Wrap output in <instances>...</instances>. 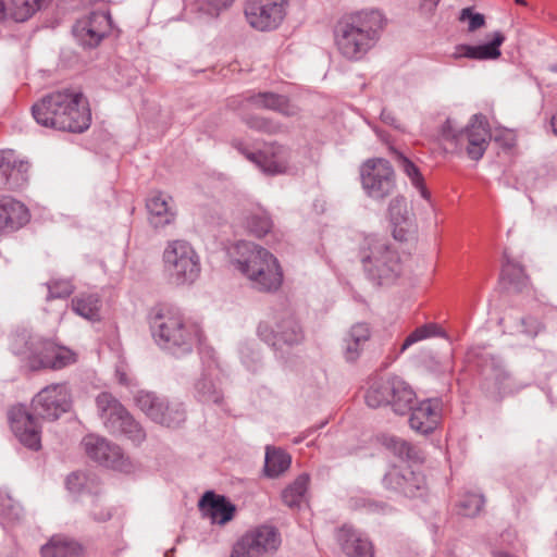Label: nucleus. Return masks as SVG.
<instances>
[{
  "instance_id": "e2e57ef3",
  "label": "nucleus",
  "mask_w": 557,
  "mask_h": 557,
  "mask_svg": "<svg viewBox=\"0 0 557 557\" xmlns=\"http://www.w3.org/2000/svg\"><path fill=\"white\" fill-rule=\"evenodd\" d=\"M549 70L554 73H557V63L556 64H553Z\"/></svg>"
},
{
  "instance_id": "a19ab883",
  "label": "nucleus",
  "mask_w": 557,
  "mask_h": 557,
  "mask_svg": "<svg viewBox=\"0 0 557 557\" xmlns=\"http://www.w3.org/2000/svg\"><path fill=\"white\" fill-rule=\"evenodd\" d=\"M434 336L445 337V332L438 324L426 323L424 325H421L406 337L400 347V351L403 352L411 345Z\"/></svg>"
},
{
  "instance_id": "ddd939ff",
  "label": "nucleus",
  "mask_w": 557,
  "mask_h": 557,
  "mask_svg": "<svg viewBox=\"0 0 557 557\" xmlns=\"http://www.w3.org/2000/svg\"><path fill=\"white\" fill-rule=\"evenodd\" d=\"M280 543V535L275 528L261 525L242 536L235 544L231 557H260L276 550Z\"/></svg>"
},
{
  "instance_id": "f03ea898",
  "label": "nucleus",
  "mask_w": 557,
  "mask_h": 557,
  "mask_svg": "<svg viewBox=\"0 0 557 557\" xmlns=\"http://www.w3.org/2000/svg\"><path fill=\"white\" fill-rule=\"evenodd\" d=\"M35 121L49 128L82 133L91 122L87 99L79 91L59 90L44 97L32 107Z\"/></svg>"
},
{
  "instance_id": "052dcab7",
  "label": "nucleus",
  "mask_w": 557,
  "mask_h": 557,
  "mask_svg": "<svg viewBox=\"0 0 557 557\" xmlns=\"http://www.w3.org/2000/svg\"><path fill=\"white\" fill-rule=\"evenodd\" d=\"M495 557H513V556H511L507 553L499 552V553L495 554Z\"/></svg>"
},
{
  "instance_id": "72a5a7b5",
  "label": "nucleus",
  "mask_w": 557,
  "mask_h": 557,
  "mask_svg": "<svg viewBox=\"0 0 557 557\" xmlns=\"http://www.w3.org/2000/svg\"><path fill=\"white\" fill-rule=\"evenodd\" d=\"M290 456L281 448L268 446L265 449L264 473L268 478H277L290 467Z\"/></svg>"
},
{
  "instance_id": "37998d69",
  "label": "nucleus",
  "mask_w": 557,
  "mask_h": 557,
  "mask_svg": "<svg viewBox=\"0 0 557 557\" xmlns=\"http://www.w3.org/2000/svg\"><path fill=\"white\" fill-rule=\"evenodd\" d=\"M196 396L202 403L220 404L223 395L215 387L212 380L207 376L201 377L195 385Z\"/></svg>"
},
{
  "instance_id": "f3484780",
  "label": "nucleus",
  "mask_w": 557,
  "mask_h": 557,
  "mask_svg": "<svg viewBox=\"0 0 557 557\" xmlns=\"http://www.w3.org/2000/svg\"><path fill=\"white\" fill-rule=\"evenodd\" d=\"M111 28V16L108 12H92L78 20L73 26V34L84 47L94 48Z\"/></svg>"
},
{
  "instance_id": "c756f323",
  "label": "nucleus",
  "mask_w": 557,
  "mask_h": 557,
  "mask_svg": "<svg viewBox=\"0 0 557 557\" xmlns=\"http://www.w3.org/2000/svg\"><path fill=\"white\" fill-rule=\"evenodd\" d=\"M42 557H83L82 546L73 540L53 536L41 548Z\"/></svg>"
},
{
  "instance_id": "473e14b6",
  "label": "nucleus",
  "mask_w": 557,
  "mask_h": 557,
  "mask_svg": "<svg viewBox=\"0 0 557 557\" xmlns=\"http://www.w3.org/2000/svg\"><path fill=\"white\" fill-rule=\"evenodd\" d=\"M370 338V330L366 323H357L351 326L345 338V358L347 361H355L362 349V346Z\"/></svg>"
},
{
  "instance_id": "2eb2a0df",
  "label": "nucleus",
  "mask_w": 557,
  "mask_h": 557,
  "mask_svg": "<svg viewBox=\"0 0 557 557\" xmlns=\"http://www.w3.org/2000/svg\"><path fill=\"white\" fill-rule=\"evenodd\" d=\"M258 334L264 343L277 349H281L283 346L297 345L304 338L299 323L289 313L276 320L274 325L260 323Z\"/></svg>"
},
{
  "instance_id": "0eeeda50",
  "label": "nucleus",
  "mask_w": 557,
  "mask_h": 557,
  "mask_svg": "<svg viewBox=\"0 0 557 557\" xmlns=\"http://www.w3.org/2000/svg\"><path fill=\"white\" fill-rule=\"evenodd\" d=\"M163 271L175 286L193 284L200 275V258L186 240L168 242L162 253Z\"/></svg>"
},
{
  "instance_id": "4c0bfd02",
  "label": "nucleus",
  "mask_w": 557,
  "mask_h": 557,
  "mask_svg": "<svg viewBox=\"0 0 557 557\" xmlns=\"http://www.w3.org/2000/svg\"><path fill=\"white\" fill-rule=\"evenodd\" d=\"M308 474L302 473L298 475L292 484H289L286 488L283 490V503L290 508L298 507L305 497V494L308 490Z\"/></svg>"
},
{
  "instance_id": "39448f33",
  "label": "nucleus",
  "mask_w": 557,
  "mask_h": 557,
  "mask_svg": "<svg viewBox=\"0 0 557 557\" xmlns=\"http://www.w3.org/2000/svg\"><path fill=\"white\" fill-rule=\"evenodd\" d=\"M10 347L33 371L60 370L76 362V354L70 348L25 330L12 336Z\"/></svg>"
},
{
  "instance_id": "79ce46f5",
  "label": "nucleus",
  "mask_w": 557,
  "mask_h": 557,
  "mask_svg": "<svg viewBox=\"0 0 557 557\" xmlns=\"http://www.w3.org/2000/svg\"><path fill=\"white\" fill-rule=\"evenodd\" d=\"M388 214L394 225L403 226L408 224L411 220V215L408 210L406 198L403 196L393 198L388 206Z\"/></svg>"
},
{
  "instance_id": "a18cd8bd",
  "label": "nucleus",
  "mask_w": 557,
  "mask_h": 557,
  "mask_svg": "<svg viewBox=\"0 0 557 557\" xmlns=\"http://www.w3.org/2000/svg\"><path fill=\"white\" fill-rule=\"evenodd\" d=\"M233 2L234 0H196L195 5L198 11L216 17L222 11L228 9Z\"/></svg>"
},
{
  "instance_id": "b1692460",
  "label": "nucleus",
  "mask_w": 557,
  "mask_h": 557,
  "mask_svg": "<svg viewBox=\"0 0 557 557\" xmlns=\"http://www.w3.org/2000/svg\"><path fill=\"white\" fill-rule=\"evenodd\" d=\"M200 510L213 522L224 524L232 520L235 507L224 496L209 491L203 494L198 504Z\"/></svg>"
},
{
  "instance_id": "cd10ccee",
  "label": "nucleus",
  "mask_w": 557,
  "mask_h": 557,
  "mask_svg": "<svg viewBox=\"0 0 557 557\" xmlns=\"http://www.w3.org/2000/svg\"><path fill=\"white\" fill-rule=\"evenodd\" d=\"M389 406L397 414H405L413 408L416 394L412 388L401 379L393 377Z\"/></svg>"
},
{
  "instance_id": "bb28decb",
  "label": "nucleus",
  "mask_w": 557,
  "mask_h": 557,
  "mask_svg": "<svg viewBox=\"0 0 557 557\" xmlns=\"http://www.w3.org/2000/svg\"><path fill=\"white\" fill-rule=\"evenodd\" d=\"M247 101L258 109L276 111L285 116H294L298 113L297 107L290 103L286 96L270 91L251 95Z\"/></svg>"
},
{
  "instance_id": "58836bf2",
  "label": "nucleus",
  "mask_w": 557,
  "mask_h": 557,
  "mask_svg": "<svg viewBox=\"0 0 557 557\" xmlns=\"http://www.w3.org/2000/svg\"><path fill=\"white\" fill-rule=\"evenodd\" d=\"M398 168L407 175L411 184L420 191L422 198L429 200L431 195L424 185L422 174L418 166L404 154L397 157Z\"/></svg>"
},
{
  "instance_id": "2f4dec72",
  "label": "nucleus",
  "mask_w": 557,
  "mask_h": 557,
  "mask_svg": "<svg viewBox=\"0 0 557 557\" xmlns=\"http://www.w3.org/2000/svg\"><path fill=\"white\" fill-rule=\"evenodd\" d=\"M101 299L98 294L82 293L72 299L73 311L89 321L100 320Z\"/></svg>"
},
{
  "instance_id": "dca6fc26",
  "label": "nucleus",
  "mask_w": 557,
  "mask_h": 557,
  "mask_svg": "<svg viewBox=\"0 0 557 557\" xmlns=\"http://www.w3.org/2000/svg\"><path fill=\"white\" fill-rule=\"evenodd\" d=\"M8 420L17 440L26 447L38 450L41 446V428L37 419L23 405L13 406L8 411Z\"/></svg>"
},
{
  "instance_id": "f257e3e1",
  "label": "nucleus",
  "mask_w": 557,
  "mask_h": 557,
  "mask_svg": "<svg viewBox=\"0 0 557 557\" xmlns=\"http://www.w3.org/2000/svg\"><path fill=\"white\" fill-rule=\"evenodd\" d=\"M384 26V15L377 10L346 14L334 27L336 49L346 60L360 61L376 46Z\"/></svg>"
},
{
  "instance_id": "a878e982",
  "label": "nucleus",
  "mask_w": 557,
  "mask_h": 557,
  "mask_svg": "<svg viewBox=\"0 0 557 557\" xmlns=\"http://www.w3.org/2000/svg\"><path fill=\"white\" fill-rule=\"evenodd\" d=\"M169 201L172 198L161 193H154L147 199L149 222L154 228L164 227L174 221L175 211Z\"/></svg>"
},
{
  "instance_id": "5701e85b",
  "label": "nucleus",
  "mask_w": 557,
  "mask_h": 557,
  "mask_svg": "<svg viewBox=\"0 0 557 557\" xmlns=\"http://www.w3.org/2000/svg\"><path fill=\"white\" fill-rule=\"evenodd\" d=\"M505 41V36L500 32H495L490 42L484 45H458L451 57L455 60L467 58L472 60H496L500 57L502 52L499 47Z\"/></svg>"
},
{
  "instance_id": "8fccbe9b",
  "label": "nucleus",
  "mask_w": 557,
  "mask_h": 557,
  "mask_svg": "<svg viewBox=\"0 0 557 557\" xmlns=\"http://www.w3.org/2000/svg\"><path fill=\"white\" fill-rule=\"evenodd\" d=\"M460 22H469L468 30L474 32L485 24V17L481 13L473 12L472 8H465L460 11L459 15Z\"/></svg>"
},
{
  "instance_id": "c9c22d12",
  "label": "nucleus",
  "mask_w": 557,
  "mask_h": 557,
  "mask_svg": "<svg viewBox=\"0 0 557 557\" xmlns=\"http://www.w3.org/2000/svg\"><path fill=\"white\" fill-rule=\"evenodd\" d=\"M48 0H11L7 4L8 17L15 22H24L37 10H40Z\"/></svg>"
},
{
  "instance_id": "09e8293b",
  "label": "nucleus",
  "mask_w": 557,
  "mask_h": 557,
  "mask_svg": "<svg viewBox=\"0 0 557 557\" xmlns=\"http://www.w3.org/2000/svg\"><path fill=\"white\" fill-rule=\"evenodd\" d=\"M15 170V161L4 151H0V190L11 186V175Z\"/></svg>"
},
{
  "instance_id": "9b49d317",
  "label": "nucleus",
  "mask_w": 557,
  "mask_h": 557,
  "mask_svg": "<svg viewBox=\"0 0 557 557\" xmlns=\"http://www.w3.org/2000/svg\"><path fill=\"white\" fill-rule=\"evenodd\" d=\"M134 401L151 421L160 425L177 428L186 420V409L182 403L171 401L153 392L138 391Z\"/></svg>"
},
{
  "instance_id": "c03bdc74",
  "label": "nucleus",
  "mask_w": 557,
  "mask_h": 557,
  "mask_svg": "<svg viewBox=\"0 0 557 557\" xmlns=\"http://www.w3.org/2000/svg\"><path fill=\"white\" fill-rule=\"evenodd\" d=\"M483 506L484 497L474 493L466 494L459 503L460 513L466 517L476 516Z\"/></svg>"
},
{
  "instance_id": "9d476101",
  "label": "nucleus",
  "mask_w": 557,
  "mask_h": 557,
  "mask_svg": "<svg viewBox=\"0 0 557 557\" xmlns=\"http://www.w3.org/2000/svg\"><path fill=\"white\" fill-rule=\"evenodd\" d=\"M361 186L366 195L383 201L396 189L395 172L391 163L383 158L366 160L359 169Z\"/></svg>"
},
{
  "instance_id": "bf43d9fd",
  "label": "nucleus",
  "mask_w": 557,
  "mask_h": 557,
  "mask_svg": "<svg viewBox=\"0 0 557 557\" xmlns=\"http://www.w3.org/2000/svg\"><path fill=\"white\" fill-rule=\"evenodd\" d=\"M384 508H385L384 506H379V505H376V504H370V505H369V509H370L371 511H377L379 509H380V510H384Z\"/></svg>"
},
{
  "instance_id": "20e7f679",
  "label": "nucleus",
  "mask_w": 557,
  "mask_h": 557,
  "mask_svg": "<svg viewBox=\"0 0 557 557\" xmlns=\"http://www.w3.org/2000/svg\"><path fill=\"white\" fill-rule=\"evenodd\" d=\"M233 263L258 292L273 293L282 286L284 275L277 258L255 243H237Z\"/></svg>"
},
{
  "instance_id": "603ef678",
  "label": "nucleus",
  "mask_w": 557,
  "mask_h": 557,
  "mask_svg": "<svg viewBox=\"0 0 557 557\" xmlns=\"http://www.w3.org/2000/svg\"><path fill=\"white\" fill-rule=\"evenodd\" d=\"M494 140L506 150H511L517 144L515 133L509 129L497 131L494 135Z\"/></svg>"
},
{
  "instance_id": "7ed1b4c3",
  "label": "nucleus",
  "mask_w": 557,
  "mask_h": 557,
  "mask_svg": "<svg viewBox=\"0 0 557 557\" xmlns=\"http://www.w3.org/2000/svg\"><path fill=\"white\" fill-rule=\"evenodd\" d=\"M150 327L157 343L175 357L191 352L194 347L202 343L200 325L186 319L178 308L172 306L154 308Z\"/></svg>"
},
{
  "instance_id": "c85d7f7f",
  "label": "nucleus",
  "mask_w": 557,
  "mask_h": 557,
  "mask_svg": "<svg viewBox=\"0 0 557 557\" xmlns=\"http://www.w3.org/2000/svg\"><path fill=\"white\" fill-rule=\"evenodd\" d=\"M382 443L386 449L400 459L419 463L424 461V453L422 449L400 437L393 435L384 436Z\"/></svg>"
},
{
  "instance_id": "423d86ee",
  "label": "nucleus",
  "mask_w": 557,
  "mask_h": 557,
  "mask_svg": "<svg viewBox=\"0 0 557 557\" xmlns=\"http://www.w3.org/2000/svg\"><path fill=\"white\" fill-rule=\"evenodd\" d=\"M359 259L369 278L379 285L393 283L403 271L398 252L386 238L376 235L364 236Z\"/></svg>"
},
{
  "instance_id": "6e6d98bb",
  "label": "nucleus",
  "mask_w": 557,
  "mask_h": 557,
  "mask_svg": "<svg viewBox=\"0 0 557 557\" xmlns=\"http://www.w3.org/2000/svg\"><path fill=\"white\" fill-rule=\"evenodd\" d=\"M550 132L557 137V111L549 119Z\"/></svg>"
},
{
  "instance_id": "5fc2aeb1",
  "label": "nucleus",
  "mask_w": 557,
  "mask_h": 557,
  "mask_svg": "<svg viewBox=\"0 0 557 557\" xmlns=\"http://www.w3.org/2000/svg\"><path fill=\"white\" fill-rule=\"evenodd\" d=\"M441 0H421L420 10L426 14H433Z\"/></svg>"
},
{
  "instance_id": "7c9ffc66",
  "label": "nucleus",
  "mask_w": 557,
  "mask_h": 557,
  "mask_svg": "<svg viewBox=\"0 0 557 557\" xmlns=\"http://www.w3.org/2000/svg\"><path fill=\"white\" fill-rule=\"evenodd\" d=\"M500 280L516 292H522L528 286V276L522 265L510 259L506 252L504 253Z\"/></svg>"
},
{
  "instance_id": "f8f14e48",
  "label": "nucleus",
  "mask_w": 557,
  "mask_h": 557,
  "mask_svg": "<svg viewBox=\"0 0 557 557\" xmlns=\"http://www.w3.org/2000/svg\"><path fill=\"white\" fill-rule=\"evenodd\" d=\"M288 8L289 0H246L244 13L252 28L271 32L284 22Z\"/></svg>"
},
{
  "instance_id": "6e6552de",
  "label": "nucleus",
  "mask_w": 557,
  "mask_h": 557,
  "mask_svg": "<svg viewBox=\"0 0 557 557\" xmlns=\"http://www.w3.org/2000/svg\"><path fill=\"white\" fill-rule=\"evenodd\" d=\"M445 140L454 143L460 150L474 161L480 160L486 151L492 138L486 116L474 114L469 124L461 131H456L453 122L447 120L442 127Z\"/></svg>"
},
{
  "instance_id": "4468645a",
  "label": "nucleus",
  "mask_w": 557,
  "mask_h": 557,
  "mask_svg": "<svg viewBox=\"0 0 557 557\" xmlns=\"http://www.w3.org/2000/svg\"><path fill=\"white\" fill-rule=\"evenodd\" d=\"M71 405V394L65 384L46 386L33 399L35 414L51 421L67 412Z\"/></svg>"
},
{
  "instance_id": "864d4df0",
  "label": "nucleus",
  "mask_w": 557,
  "mask_h": 557,
  "mask_svg": "<svg viewBox=\"0 0 557 557\" xmlns=\"http://www.w3.org/2000/svg\"><path fill=\"white\" fill-rule=\"evenodd\" d=\"M522 332L529 336H536L542 330L543 324L533 317H525L521 319Z\"/></svg>"
},
{
  "instance_id": "49530a36",
  "label": "nucleus",
  "mask_w": 557,
  "mask_h": 557,
  "mask_svg": "<svg viewBox=\"0 0 557 557\" xmlns=\"http://www.w3.org/2000/svg\"><path fill=\"white\" fill-rule=\"evenodd\" d=\"M244 122L248 127L267 134H276L281 131L278 123L258 115L246 116Z\"/></svg>"
},
{
  "instance_id": "680f3d73",
  "label": "nucleus",
  "mask_w": 557,
  "mask_h": 557,
  "mask_svg": "<svg viewBox=\"0 0 557 557\" xmlns=\"http://www.w3.org/2000/svg\"><path fill=\"white\" fill-rule=\"evenodd\" d=\"M515 2L517 4H521V5H525L527 4V1L525 0H515Z\"/></svg>"
},
{
  "instance_id": "e433bc0d",
  "label": "nucleus",
  "mask_w": 557,
  "mask_h": 557,
  "mask_svg": "<svg viewBox=\"0 0 557 557\" xmlns=\"http://www.w3.org/2000/svg\"><path fill=\"white\" fill-rule=\"evenodd\" d=\"M245 227L251 235L260 238L272 230L273 222L268 212L259 208L246 216Z\"/></svg>"
},
{
  "instance_id": "4d7b16f0",
  "label": "nucleus",
  "mask_w": 557,
  "mask_h": 557,
  "mask_svg": "<svg viewBox=\"0 0 557 557\" xmlns=\"http://www.w3.org/2000/svg\"><path fill=\"white\" fill-rule=\"evenodd\" d=\"M4 0H0V21L8 17V8Z\"/></svg>"
},
{
  "instance_id": "a211bd4d",
  "label": "nucleus",
  "mask_w": 557,
  "mask_h": 557,
  "mask_svg": "<svg viewBox=\"0 0 557 557\" xmlns=\"http://www.w3.org/2000/svg\"><path fill=\"white\" fill-rule=\"evenodd\" d=\"M82 444L86 454L98 463L113 469L122 468L123 454L117 445L94 434L85 436Z\"/></svg>"
},
{
  "instance_id": "4be33fe9",
  "label": "nucleus",
  "mask_w": 557,
  "mask_h": 557,
  "mask_svg": "<svg viewBox=\"0 0 557 557\" xmlns=\"http://www.w3.org/2000/svg\"><path fill=\"white\" fill-rule=\"evenodd\" d=\"M29 221V211L24 203L10 197L0 199V234L20 230Z\"/></svg>"
},
{
  "instance_id": "aec40b11",
  "label": "nucleus",
  "mask_w": 557,
  "mask_h": 557,
  "mask_svg": "<svg viewBox=\"0 0 557 557\" xmlns=\"http://www.w3.org/2000/svg\"><path fill=\"white\" fill-rule=\"evenodd\" d=\"M246 158L255 162L264 173L274 175L287 170V150L282 146H273L268 152H248L242 146L235 145Z\"/></svg>"
},
{
  "instance_id": "1a4fd4ad",
  "label": "nucleus",
  "mask_w": 557,
  "mask_h": 557,
  "mask_svg": "<svg viewBox=\"0 0 557 557\" xmlns=\"http://www.w3.org/2000/svg\"><path fill=\"white\" fill-rule=\"evenodd\" d=\"M97 409L107 430L112 434H124L135 444L146 440V432L126 408L110 393H100L96 398Z\"/></svg>"
},
{
  "instance_id": "ea45409f",
  "label": "nucleus",
  "mask_w": 557,
  "mask_h": 557,
  "mask_svg": "<svg viewBox=\"0 0 557 557\" xmlns=\"http://www.w3.org/2000/svg\"><path fill=\"white\" fill-rule=\"evenodd\" d=\"M66 486L71 493L82 494L84 492L94 495L98 492V481L96 476H89L83 472H73L66 479Z\"/></svg>"
},
{
  "instance_id": "f704fd0d",
  "label": "nucleus",
  "mask_w": 557,
  "mask_h": 557,
  "mask_svg": "<svg viewBox=\"0 0 557 557\" xmlns=\"http://www.w3.org/2000/svg\"><path fill=\"white\" fill-rule=\"evenodd\" d=\"M392 386L393 377L387 380H373L364 394L366 404L371 408L389 405Z\"/></svg>"
},
{
  "instance_id": "393cba45",
  "label": "nucleus",
  "mask_w": 557,
  "mask_h": 557,
  "mask_svg": "<svg viewBox=\"0 0 557 557\" xmlns=\"http://www.w3.org/2000/svg\"><path fill=\"white\" fill-rule=\"evenodd\" d=\"M337 541L348 557H372L370 541L351 527L344 525L337 531Z\"/></svg>"
},
{
  "instance_id": "6ab92c4d",
  "label": "nucleus",
  "mask_w": 557,
  "mask_h": 557,
  "mask_svg": "<svg viewBox=\"0 0 557 557\" xmlns=\"http://www.w3.org/2000/svg\"><path fill=\"white\" fill-rule=\"evenodd\" d=\"M383 482L386 487L408 497L417 496L425 486L424 476L409 467L391 469L385 474Z\"/></svg>"
},
{
  "instance_id": "3c124183",
  "label": "nucleus",
  "mask_w": 557,
  "mask_h": 557,
  "mask_svg": "<svg viewBox=\"0 0 557 557\" xmlns=\"http://www.w3.org/2000/svg\"><path fill=\"white\" fill-rule=\"evenodd\" d=\"M90 499V516L95 521L104 522L111 518V511L108 508L102 507L98 497V492L89 496Z\"/></svg>"
},
{
  "instance_id": "de8ad7c7",
  "label": "nucleus",
  "mask_w": 557,
  "mask_h": 557,
  "mask_svg": "<svg viewBox=\"0 0 557 557\" xmlns=\"http://www.w3.org/2000/svg\"><path fill=\"white\" fill-rule=\"evenodd\" d=\"M47 287H48V296H47L48 300L54 299V298H66L74 290V285L72 284V282L70 280H61V278H58V280L55 278V280L49 281L47 283Z\"/></svg>"
},
{
  "instance_id": "412c9836",
  "label": "nucleus",
  "mask_w": 557,
  "mask_h": 557,
  "mask_svg": "<svg viewBox=\"0 0 557 557\" xmlns=\"http://www.w3.org/2000/svg\"><path fill=\"white\" fill-rule=\"evenodd\" d=\"M410 411V428L421 434L431 433L440 422L441 406L436 399L423 400Z\"/></svg>"
},
{
  "instance_id": "13d9d810",
  "label": "nucleus",
  "mask_w": 557,
  "mask_h": 557,
  "mask_svg": "<svg viewBox=\"0 0 557 557\" xmlns=\"http://www.w3.org/2000/svg\"><path fill=\"white\" fill-rule=\"evenodd\" d=\"M381 117L382 120L385 122V123H388V124H392L394 119L391 116V113L389 112H386V111H382L381 113Z\"/></svg>"
}]
</instances>
